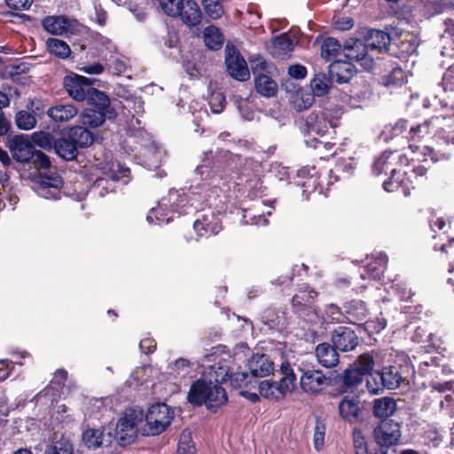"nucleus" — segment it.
<instances>
[{"instance_id": "nucleus-1", "label": "nucleus", "mask_w": 454, "mask_h": 454, "mask_svg": "<svg viewBox=\"0 0 454 454\" xmlns=\"http://www.w3.org/2000/svg\"><path fill=\"white\" fill-rule=\"evenodd\" d=\"M223 158L224 167H217L212 175V152L205 153L202 163L195 170L200 182L191 185L187 193L170 190L168 196L163 197L158 206L150 210L147 221L160 225L168 223L175 213L187 215L203 208L204 205L211 207L222 191L221 184L223 186L231 182L238 184V180L250 183L259 176L260 165L257 162L229 152H224Z\"/></svg>"}, {"instance_id": "nucleus-2", "label": "nucleus", "mask_w": 454, "mask_h": 454, "mask_svg": "<svg viewBox=\"0 0 454 454\" xmlns=\"http://www.w3.org/2000/svg\"><path fill=\"white\" fill-rule=\"evenodd\" d=\"M399 161H402V156L391 152H384L374 162L373 173L375 175H380L382 173H387L389 170L391 176L387 181L383 183V187L387 192H396L400 188L403 189V192L405 196L410 194L408 183L411 182V176L414 175L417 176H423L427 169L423 166L414 167L411 175L408 176L407 170H402L396 168Z\"/></svg>"}, {"instance_id": "nucleus-3", "label": "nucleus", "mask_w": 454, "mask_h": 454, "mask_svg": "<svg viewBox=\"0 0 454 454\" xmlns=\"http://www.w3.org/2000/svg\"><path fill=\"white\" fill-rule=\"evenodd\" d=\"M454 118L446 117V121H443L435 130L434 134V140L435 142V147L425 145L421 152L419 153L420 148L415 145H410L409 149L413 153L411 160L417 161H427L429 158L432 161L435 162L440 160H446L450 158V153L443 149L444 146L454 145Z\"/></svg>"}, {"instance_id": "nucleus-4", "label": "nucleus", "mask_w": 454, "mask_h": 454, "mask_svg": "<svg viewBox=\"0 0 454 454\" xmlns=\"http://www.w3.org/2000/svg\"><path fill=\"white\" fill-rule=\"evenodd\" d=\"M283 375L279 381L263 380L259 385L260 395L268 399L281 400L286 394L293 392L295 387L296 377L288 362H283L280 366Z\"/></svg>"}, {"instance_id": "nucleus-5", "label": "nucleus", "mask_w": 454, "mask_h": 454, "mask_svg": "<svg viewBox=\"0 0 454 454\" xmlns=\"http://www.w3.org/2000/svg\"><path fill=\"white\" fill-rule=\"evenodd\" d=\"M251 69L256 91L263 97H273L278 90L277 82L271 77L275 67L262 57H256L251 60Z\"/></svg>"}, {"instance_id": "nucleus-6", "label": "nucleus", "mask_w": 454, "mask_h": 454, "mask_svg": "<svg viewBox=\"0 0 454 454\" xmlns=\"http://www.w3.org/2000/svg\"><path fill=\"white\" fill-rule=\"evenodd\" d=\"M145 414L140 407L126 409L123 416L116 425V437L121 445L131 443L137 437L139 428L143 423Z\"/></svg>"}, {"instance_id": "nucleus-7", "label": "nucleus", "mask_w": 454, "mask_h": 454, "mask_svg": "<svg viewBox=\"0 0 454 454\" xmlns=\"http://www.w3.org/2000/svg\"><path fill=\"white\" fill-rule=\"evenodd\" d=\"M174 418V411L165 403L152 405L145 416V426L142 434L158 435L167 429Z\"/></svg>"}, {"instance_id": "nucleus-8", "label": "nucleus", "mask_w": 454, "mask_h": 454, "mask_svg": "<svg viewBox=\"0 0 454 454\" xmlns=\"http://www.w3.org/2000/svg\"><path fill=\"white\" fill-rule=\"evenodd\" d=\"M160 7L167 15L180 17L188 26L194 27L201 21L202 12L197 2H160Z\"/></svg>"}, {"instance_id": "nucleus-9", "label": "nucleus", "mask_w": 454, "mask_h": 454, "mask_svg": "<svg viewBox=\"0 0 454 454\" xmlns=\"http://www.w3.org/2000/svg\"><path fill=\"white\" fill-rule=\"evenodd\" d=\"M339 112L337 110L312 111L305 120L308 133L324 135L329 128H336L339 124Z\"/></svg>"}, {"instance_id": "nucleus-10", "label": "nucleus", "mask_w": 454, "mask_h": 454, "mask_svg": "<svg viewBox=\"0 0 454 454\" xmlns=\"http://www.w3.org/2000/svg\"><path fill=\"white\" fill-rule=\"evenodd\" d=\"M374 361L371 355L363 354L358 356L351 368L346 369L343 376V383L347 387H356L360 384L364 375H367L373 368Z\"/></svg>"}, {"instance_id": "nucleus-11", "label": "nucleus", "mask_w": 454, "mask_h": 454, "mask_svg": "<svg viewBox=\"0 0 454 454\" xmlns=\"http://www.w3.org/2000/svg\"><path fill=\"white\" fill-rule=\"evenodd\" d=\"M373 436L380 447H390L397 444L401 438L400 424L393 419H383L374 428Z\"/></svg>"}, {"instance_id": "nucleus-12", "label": "nucleus", "mask_w": 454, "mask_h": 454, "mask_svg": "<svg viewBox=\"0 0 454 454\" xmlns=\"http://www.w3.org/2000/svg\"><path fill=\"white\" fill-rule=\"evenodd\" d=\"M219 369L221 370L220 374H217L214 380L202 377L192 383L187 395L188 401L191 403L196 405L203 404V401L207 400L215 384L219 381L218 378L221 377L223 380L229 374L228 370L222 367H219Z\"/></svg>"}, {"instance_id": "nucleus-13", "label": "nucleus", "mask_w": 454, "mask_h": 454, "mask_svg": "<svg viewBox=\"0 0 454 454\" xmlns=\"http://www.w3.org/2000/svg\"><path fill=\"white\" fill-rule=\"evenodd\" d=\"M225 53V64L230 75L239 81L248 80L250 73L247 62L237 49L227 44Z\"/></svg>"}, {"instance_id": "nucleus-14", "label": "nucleus", "mask_w": 454, "mask_h": 454, "mask_svg": "<svg viewBox=\"0 0 454 454\" xmlns=\"http://www.w3.org/2000/svg\"><path fill=\"white\" fill-rule=\"evenodd\" d=\"M63 180L59 175H42L39 182L34 187L38 196L46 200H59L61 197V188Z\"/></svg>"}, {"instance_id": "nucleus-15", "label": "nucleus", "mask_w": 454, "mask_h": 454, "mask_svg": "<svg viewBox=\"0 0 454 454\" xmlns=\"http://www.w3.org/2000/svg\"><path fill=\"white\" fill-rule=\"evenodd\" d=\"M63 85L67 94L76 101L86 100L91 88L90 79L78 74L66 76Z\"/></svg>"}, {"instance_id": "nucleus-16", "label": "nucleus", "mask_w": 454, "mask_h": 454, "mask_svg": "<svg viewBox=\"0 0 454 454\" xmlns=\"http://www.w3.org/2000/svg\"><path fill=\"white\" fill-rule=\"evenodd\" d=\"M193 228L200 237L217 234L222 229L219 215L211 209L207 210L196 219Z\"/></svg>"}, {"instance_id": "nucleus-17", "label": "nucleus", "mask_w": 454, "mask_h": 454, "mask_svg": "<svg viewBox=\"0 0 454 454\" xmlns=\"http://www.w3.org/2000/svg\"><path fill=\"white\" fill-rule=\"evenodd\" d=\"M365 40V44L360 40H355L352 43V48L362 49L363 51L365 50L382 51L387 50L391 39L390 35L382 30L371 29L367 32Z\"/></svg>"}, {"instance_id": "nucleus-18", "label": "nucleus", "mask_w": 454, "mask_h": 454, "mask_svg": "<svg viewBox=\"0 0 454 454\" xmlns=\"http://www.w3.org/2000/svg\"><path fill=\"white\" fill-rule=\"evenodd\" d=\"M332 342L336 349L348 352L356 348L358 337L350 327L338 326L332 333Z\"/></svg>"}, {"instance_id": "nucleus-19", "label": "nucleus", "mask_w": 454, "mask_h": 454, "mask_svg": "<svg viewBox=\"0 0 454 454\" xmlns=\"http://www.w3.org/2000/svg\"><path fill=\"white\" fill-rule=\"evenodd\" d=\"M43 28L52 35L74 33L78 30L79 23L76 20L65 16H49L43 20Z\"/></svg>"}, {"instance_id": "nucleus-20", "label": "nucleus", "mask_w": 454, "mask_h": 454, "mask_svg": "<svg viewBox=\"0 0 454 454\" xmlns=\"http://www.w3.org/2000/svg\"><path fill=\"white\" fill-rule=\"evenodd\" d=\"M301 375L300 378V386L303 392L315 394L319 392L326 382V378L319 370L300 369Z\"/></svg>"}, {"instance_id": "nucleus-21", "label": "nucleus", "mask_w": 454, "mask_h": 454, "mask_svg": "<svg viewBox=\"0 0 454 454\" xmlns=\"http://www.w3.org/2000/svg\"><path fill=\"white\" fill-rule=\"evenodd\" d=\"M12 157L19 162H29L35 152L34 146L24 135H18L9 141Z\"/></svg>"}, {"instance_id": "nucleus-22", "label": "nucleus", "mask_w": 454, "mask_h": 454, "mask_svg": "<svg viewBox=\"0 0 454 454\" xmlns=\"http://www.w3.org/2000/svg\"><path fill=\"white\" fill-rule=\"evenodd\" d=\"M247 368L252 377L262 378L274 370L273 361L264 354H254L247 361Z\"/></svg>"}, {"instance_id": "nucleus-23", "label": "nucleus", "mask_w": 454, "mask_h": 454, "mask_svg": "<svg viewBox=\"0 0 454 454\" xmlns=\"http://www.w3.org/2000/svg\"><path fill=\"white\" fill-rule=\"evenodd\" d=\"M67 378V372L65 370H57L51 385L36 395V402L47 403L48 401L51 403L56 401L57 397L59 396V387H62Z\"/></svg>"}, {"instance_id": "nucleus-24", "label": "nucleus", "mask_w": 454, "mask_h": 454, "mask_svg": "<svg viewBox=\"0 0 454 454\" xmlns=\"http://www.w3.org/2000/svg\"><path fill=\"white\" fill-rule=\"evenodd\" d=\"M115 112L114 109H107L106 111L85 109L79 115V121L84 127L88 128H98L101 126L106 118H114Z\"/></svg>"}, {"instance_id": "nucleus-25", "label": "nucleus", "mask_w": 454, "mask_h": 454, "mask_svg": "<svg viewBox=\"0 0 454 454\" xmlns=\"http://www.w3.org/2000/svg\"><path fill=\"white\" fill-rule=\"evenodd\" d=\"M356 68L349 61L337 60L329 67V74L332 80L339 83L348 82L355 74Z\"/></svg>"}, {"instance_id": "nucleus-26", "label": "nucleus", "mask_w": 454, "mask_h": 454, "mask_svg": "<svg viewBox=\"0 0 454 454\" xmlns=\"http://www.w3.org/2000/svg\"><path fill=\"white\" fill-rule=\"evenodd\" d=\"M445 121V116H434L423 123L411 127L410 130L411 138L415 140L423 138L433 132L434 134L438 127Z\"/></svg>"}, {"instance_id": "nucleus-27", "label": "nucleus", "mask_w": 454, "mask_h": 454, "mask_svg": "<svg viewBox=\"0 0 454 454\" xmlns=\"http://www.w3.org/2000/svg\"><path fill=\"white\" fill-rule=\"evenodd\" d=\"M317 362L324 367H334L339 362L337 349L329 343L318 344L316 348Z\"/></svg>"}, {"instance_id": "nucleus-28", "label": "nucleus", "mask_w": 454, "mask_h": 454, "mask_svg": "<svg viewBox=\"0 0 454 454\" xmlns=\"http://www.w3.org/2000/svg\"><path fill=\"white\" fill-rule=\"evenodd\" d=\"M340 417L350 422H356L361 413L359 401L356 397L345 396L339 404Z\"/></svg>"}, {"instance_id": "nucleus-29", "label": "nucleus", "mask_w": 454, "mask_h": 454, "mask_svg": "<svg viewBox=\"0 0 454 454\" xmlns=\"http://www.w3.org/2000/svg\"><path fill=\"white\" fill-rule=\"evenodd\" d=\"M77 114V108L72 104H58L47 110V115L56 122L69 121Z\"/></svg>"}, {"instance_id": "nucleus-30", "label": "nucleus", "mask_w": 454, "mask_h": 454, "mask_svg": "<svg viewBox=\"0 0 454 454\" xmlns=\"http://www.w3.org/2000/svg\"><path fill=\"white\" fill-rule=\"evenodd\" d=\"M46 454H74V445L68 437L55 433L46 450Z\"/></svg>"}, {"instance_id": "nucleus-31", "label": "nucleus", "mask_w": 454, "mask_h": 454, "mask_svg": "<svg viewBox=\"0 0 454 454\" xmlns=\"http://www.w3.org/2000/svg\"><path fill=\"white\" fill-rule=\"evenodd\" d=\"M53 147L56 153L67 160H71L77 155V147L70 137L69 133L56 140Z\"/></svg>"}, {"instance_id": "nucleus-32", "label": "nucleus", "mask_w": 454, "mask_h": 454, "mask_svg": "<svg viewBox=\"0 0 454 454\" xmlns=\"http://www.w3.org/2000/svg\"><path fill=\"white\" fill-rule=\"evenodd\" d=\"M297 41L289 35L283 34L277 37L272 43V54L278 58L285 59L294 51Z\"/></svg>"}, {"instance_id": "nucleus-33", "label": "nucleus", "mask_w": 454, "mask_h": 454, "mask_svg": "<svg viewBox=\"0 0 454 454\" xmlns=\"http://www.w3.org/2000/svg\"><path fill=\"white\" fill-rule=\"evenodd\" d=\"M227 400L228 398L225 389L221 387L219 385V381H217L211 389L207 400L203 401V404H205L211 411L215 412L227 403Z\"/></svg>"}, {"instance_id": "nucleus-34", "label": "nucleus", "mask_w": 454, "mask_h": 454, "mask_svg": "<svg viewBox=\"0 0 454 454\" xmlns=\"http://www.w3.org/2000/svg\"><path fill=\"white\" fill-rule=\"evenodd\" d=\"M387 265V255L380 254L373 262H369L361 273L363 279H380Z\"/></svg>"}, {"instance_id": "nucleus-35", "label": "nucleus", "mask_w": 454, "mask_h": 454, "mask_svg": "<svg viewBox=\"0 0 454 454\" xmlns=\"http://www.w3.org/2000/svg\"><path fill=\"white\" fill-rule=\"evenodd\" d=\"M110 434L106 435L101 428H88L82 433V442L89 449H97L110 442Z\"/></svg>"}, {"instance_id": "nucleus-36", "label": "nucleus", "mask_w": 454, "mask_h": 454, "mask_svg": "<svg viewBox=\"0 0 454 454\" xmlns=\"http://www.w3.org/2000/svg\"><path fill=\"white\" fill-rule=\"evenodd\" d=\"M344 311L348 315L350 322L363 321L367 316V309L364 301L354 300L344 304Z\"/></svg>"}, {"instance_id": "nucleus-37", "label": "nucleus", "mask_w": 454, "mask_h": 454, "mask_svg": "<svg viewBox=\"0 0 454 454\" xmlns=\"http://www.w3.org/2000/svg\"><path fill=\"white\" fill-rule=\"evenodd\" d=\"M75 146L88 147L94 142V135L89 129L82 126H75L68 131Z\"/></svg>"}, {"instance_id": "nucleus-38", "label": "nucleus", "mask_w": 454, "mask_h": 454, "mask_svg": "<svg viewBox=\"0 0 454 454\" xmlns=\"http://www.w3.org/2000/svg\"><path fill=\"white\" fill-rule=\"evenodd\" d=\"M396 411V403L391 397H381L374 400L373 414L378 418H388Z\"/></svg>"}, {"instance_id": "nucleus-39", "label": "nucleus", "mask_w": 454, "mask_h": 454, "mask_svg": "<svg viewBox=\"0 0 454 454\" xmlns=\"http://www.w3.org/2000/svg\"><path fill=\"white\" fill-rule=\"evenodd\" d=\"M380 372L381 374V377L380 378L383 380L387 389H396L399 387L403 380V377L397 367L393 365L386 366Z\"/></svg>"}, {"instance_id": "nucleus-40", "label": "nucleus", "mask_w": 454, "mask_h": 454, "mask_svg": "<svg viewBox=\"0 0 454 454\" xmlns=\"http://www.w3.org/2000/svg\"><path fill=\"white\" fill-rule=\"evenodd\" d=\"M104 168V173L114 181H121L126 184L129 182V168L121 166L119 162H111Z\"/></svg>"}, {"instance_id": "nucleus-41", "label": "nucleus", "mask_w": 454, "mask_h": 454, "mask_svg": "<svg viewBox=\"0 0 454 454\" xmlns=\"http://www.w3.org/2000/svg\"><path fill=\"white\" fill-rule=\"evenodd\" d=\"M344 50L348 51L346 56L351 60L362 61V65L369 70L373 67V61L368 56V50L363 51L362 49L352 48V43L347 42L344 45Z\"/></svg>"}, {"instance_id": "nucleus-42", "label": "nucleus", "mask_w": 454, "mask_h": 454, "mask_svg": "<svg viewBox=\"0 0 454 454\" xmlns=\"http://www.w3.org/2000/svg\"><path fill=\"white\" fill-rule=\"evenodd\" d=\"M203 37L204 43L208 49L218 50L223 45V36L220 30L214 26L205 28Z\"/></svg>"}, {"instance_id": "nucleus-43", "label": "nucleus", "mask_w": 454, "mask_h": 454, "mask_svg": "<svg viewBox=\"0 0 454 454\" xmlns=\"http://www.w3.org/2000/svg\"><path fill=\"white\" fill-rule=\"evenodd\" d=\"M46 46L51 54L60 59H67L71 54L69 45L58 38H49L46 41Z\"/></svg>"}, {"instance_id": "nucleus-44", "label": "nucleus", "mask_w": 454, "mask_h": 454, "mask_svg": "<svg viewBox=\"0 0 454 454\" xmlns=\"http://www.w3.org/2000/svg\"><path fill=\"white\" fill-rule=\"evenodd\" d=\"M86 100H88L90 105L95 106L98 110L106 111L107 109H111L109 107V98L104 92L92 87L89 90Z\"/></svg>"}, {"instance_id": "nucleus-45", "label": "nucleus", "mask_w": 454, "mask_h": 454, "mask_svg": "<svg viewBox=\"0 0 454 454\" xmlns=\"http://www.w3.org/2000/svg\"><path fill=\"white\" fill-rule=\"evenodd\" d=\"M331 81L329 77L323 73L317 74L310 82V88L314 96L322 97L328 92Z\"/></svg>"}, {"instance_id": "nucleus-46", "label": "nucleus", "mask_w": 454, "mask_h": 454, "mask_svg": "<svg viewBox=\"0 0 454 454\" xmlns=\"http://www.w3.org/2000/svg\"><path fill=\"white\" fill-rule=\"evenodd\" d=\"M384 86L387 88H397L407 82V75L400 67H395L383 79Z\"/></svg>"}, {"instance_id": "nucleus-47", "label": "nucleus", "mask_w": 454, "mask_h": 454, "mask_svg": "<svg viewBox=\"0 0 454 454\" xmlns=\"http://www.w3.org/2000/svg\"><path fill=\"white\" fill-rule=\"evenodd\" d=\"M340 48L341 46L338 40L328 37L323 42L321 46V56L326 60H331L332 59L337 57Z\"/></svg>"}, {"instance_id": "nucleus-48", "label": "nucleus", "mask_w": 454, "mask_h": 454, "mask_svg": "<svg viewBox=\"0 0 454 454\" xmlns=\"http://www.w3.org/2000/svg\"><path fill=\"white\" fill-rule=\"evenodd\" d=\"M317 293L313 290H309V286H303L292 299L294 307L305 306L309 304L316 297Z\"/></svg>"}, {"instance_id": "nucleus-49", "label": "nucleus", "mask_w": 454, "mask_h": 454, "mask_svg": "<svg viewBox=\"0 0 454 454\" xmlns=\"http://www.w3.org/2000/svg\"><path fill=\"white\" fill-rule=\"evenodd\" d=\"M15 123L19 129L29 130L35 127L36 119L33 114L22 110L16 114Z\"/></svg>"}, {"instance_id": "nucleus-50", "label": "nucleus", "mask_w": 454, "mask_h": 454, "mask_svg": "<svg viewBox=\"0 0 454 454\" xmlns=\"http://www.w3.org/2000/svg\"><path fill=\"white\" fill-rule=\"evenodd\" d=\"M177 454H196L190 430H184L180 435Z\"/></svg>"}, {"instance_id": "nucleus-51", "label": "nucleus", "mask_w": 454, "mask_h": 454, "mask_svg": "<svg viewBox=\"0 0 454 454\" xmlns=\"http://www.w3.org/2000/svg\"><path fill=\"white\" fill-rule=\"evenodd\" d=\"M379 377H381L380 372H375L373 373H371L370 372L366 379L367 389L370 393L373 395H378L381 393L384 390V388H387L383 380H381Z\"/></svg>"}, {"instance_id": "nucleus-52", "label": "nucleus", "mask_w": 454, "mask_h": 454, "mask_svg": "<svg viewBox=\"0 0 454 454\" xmlns=\"http://www.w3.org/2000/svg\"><path fill=\"white\" fill-rule=\"evenodd\" d=\"M168 370L175 378H184L190 372V363L186 359L179 358L169 364Z\"/></svg>"}, {"instance_id": "nucleus-53", "label": "nucleus", "mask_w": 454, "mask_h": 454, "mask_svg": "<svg viewBox=\"0 0 454 454\" xmlns=\"http://www.w3.org/2000/svg\"><path fill=\"white\" fill-rule=\"evenodd\" d=\"M325 423L324 420L317 419L315 427H314V434H313V444L314 448L317 450H321L325 444Z\"/></svg>"}, {"instance_id": "nucleus-54", "label": "nucleus", "mask_w": 454, "mask_h": 454, "mask_svg": "<svg viewBox=\"0 0 454 454\" xmlns=\"http://www.w3.org/2000/svg\"><path fill=\"white\" fill-rule=\"evenodd\" d=\"M306 145L309 147L317 150L320 158H325L327 157L328 155L334 154V153H331L334 146V144L329 142H323L317 138H313L310 140H306Z\"/></svg>"}, {"instance_id": "nucleus-55", "label": "nucleus", "mask_w": 454, "mask_h": 454, "mask_svg": "<svg viewBox=\"0 0 454 454\" xmlns=\"http://www.w3.org/2000/svg\"><path fill=\"white\" fill-rule=\"evenodd\" d=\"M31 139L36 145L49 150L54 146L53 137L51 133L45 131L34 132L31 135Z\"/></svg>"}, {"instance_id": "nucleus-56", "label": "nucleus", "mask_w": 454, "mask_h": 454, "mask_svg": "<svg viewBox=\"0 0 454 454\" xmlns=\"http://www.w3.org/2000/svg\"><path fill=\"white\" fill-rule=\"evenodd\" d=\"M208 104L214 114H219L224 108L225 97L220 91H214L209 97Z\"/></svg>"}, {"instance_id": "nucleus-57", "label": "nucleus", "mask_w": 454, "mask_h": 454, "mask_svg": "<svg viewBox=\"0 0 454 454\" xmlns=\"http://www.w3.org/2000/svg\"><path fill=\"white\" fill-rule=\"evenodd\" d=\"M29 162L32 163L35 168L47 169L51 167L49 157L41 151L35 150Z\"/></svg>"}, {"instance_id": "nucleus-58", "label": "nucleus", "mask_w": 454, "mask_h": 454, "mask_svg": "<svg viewBox=\"0 0 454 454\" xmlns=\"http://www.w3.org/2000/svg\"><path fill=\"white\" fill-rule=\"evenodd\" d=\"M206 3L207 4L205 5V12H206V14L209 18H211L213 20H216L223 15V10L221 2H206Z\"/></svg>"}, {"instance_id": "nucleus-59", "label": "nucleus", "mask_w": 454, "mask_h": 454, "mask_svg": "<svg viewBox=\"0 0 454 454\" xmlns=\"http://www.w3.org/2000/svg\"><path fill=\"white\" fill-rule=\"evenodd\" d=\"M418 46L419 43L417 39L413 35H406L405 41H403L400 45L402 51L407 54L415 52Z\"/></svg>"}, {"instance_id": "nucleus-60", "label": "nucleus", "mask_w": 454, "mask_h": 454, "mask_svg": "<svg viewBox=\"0 0 454 454\" xmlns=\"http://www.w3.org/2000/svg\"><path fill=\"white\" fill-rule=\"evenodd\" d=\"M127 4L129 11L137 18V20H143L145 18L146 12L143 6H140L137 2H123Z\"/></svg>"}, {"instance_id": "nucleus-61", "label": "nucleus", "mask_w": 454, "mask_h": 454, "mask_svg": "<svg viewBox=\"0 0 454 454\" xmlns=\"http://www.w3.org/2000/svg\"><path fill=\"white\" fill-rule=\"evenodd\" d=\"M391 288L397 293L401 300L408 301L412 295L411 291L408 289L405 283H394Z\"/></svg>"}, {"instance_id": "nucleus-62", "label": "nucleus", "mask_w": 454, "mask_h": 454, "mask_svg": "<svg viewBox=\"0 0 454 454\" xmlns=\"http://www.w3.org/2000/svg\"><path fill=\"white\" fill-rule=\"evenodd\" d=\"M149 157L145 161V164L149 168H157L161 161V152L159 150L148 151Z\"/></svg>"}, {"instance_id": "nucleus-63", "label": "nucleus", "mask_w": 454, "mask_h": 454, "mask_svg": "<svg viewBox=\"0 0 454 454\" xmlns=\"http://www.w3.org/2000/svg\"><path fill=\"white\" fill-rule=\"evenodd\" d=\"M442 86L445 90H454V66L449 67L443 74Z\"/></svg>"}, {"instance_id": "nucleus-64", "label": "nucleus", "mask_w": 454, "mask_h": 454, "mask_svg": "<svg viewBox=\"0 0 454 454\" xmlns=\"http://www.w3.org/2000/svg\"><path fill=\"white\" fill-rule=\"evenodd\" d=\"M325 314L333 322H340L342 319V313L340 308L334 304H329L326 307Z\"/></svg>"}]
</instances>
